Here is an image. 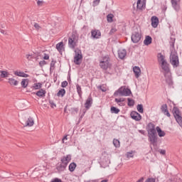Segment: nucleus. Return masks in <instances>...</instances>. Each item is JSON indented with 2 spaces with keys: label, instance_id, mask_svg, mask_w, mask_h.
<instances>
[{
  "label": "nucleus",
  "instance_id": "f257e3e1",
  "mask_svg": "<svg viewBox=\"0 0 182 182\" xmlns=\"http://www.w3.org/2000/svg\"><path fill=\"white\" fill-rule=\"evenodd\" d=\"M156 130V125H154V124L149 122L147 124L146 132H148V140L150 142V148L151 150H153L154 147L155 151H157V150H159V146H157L159 136H157V132Z\"/></svg>",
  "mask_w": 182,
  "mask_h": 182
},
{
  "label": "nucleus",
  "instance_id": "f03ea898",
  "mask_svg": "<svg viewBox=\"0 0 182 182\" xmlns=\"http://www.w3.org/2000/svg\"><path fill=\"white\" fill-rule=\"evenodd\" d=\"M72 160V156L70 154H68L67 156H64L61 158V164H58L56 165V170L58 173H62V171H65L66 170V167H68V165L69 164V162Z\"/></svg>",
  "mask_w": 182,
  "mask_h": 182
},
{
  "label": "nucleus",
  "instance_id": "7ed1b4c3",
  "mask_svg": "<svg viewBox=\"0 0 182 182\" xmlns=\"http://www.w3.org/2000/svg\"><path fill=\"white\" fill-rule=\"evenodd\" d=\"M169 60L171 65H172L173 68H178L180 66V60L178 59V54L176 51H171L170 56H169Z\"/></svg>",
  "mask_w": 182,
  "mask_h": 182
},
{
  "label": "nucleus",
  "instance_id": "20e7f679",
  "mask_svg": "<svg viewBox=\"0 0 182 182\" xmlns=\"http://www.w3.org/2000/svg\"><path fill=\"white\" fill-rule=\"evenodd\" d=\"M172 114L178 124L181 127H182V116H181V111L177 107H173L172 109Z\"/></svg>",
  "mask_w": 182,
  "mask_h": 182
},
{
  "label": "nucleus",
  "instance_id": "39448f33",
  "mask_svg": "<svg viewBox=\"0 0 182 182\" xmlns=\"http://www.w3.org/2000/svg\"><path fill=\"white\" fill-rule=\"evenodd\" d=\"M132 95V90L129 88H126L125 86L119 87L114 92V96H130Z\"/></svg>",
  "mask_w": 182,
  "mask_h": 182
},
{
  "label": "nucleus",
  "instance_id": "423d86ee",
  "mask_svg": "<svg viewBox=\"0 0 182 182\" xmlns=\"http://www.w3.org/2000/svg\"><path fill=\"white\" fill-rule=\"evenodd\" d=\"M76 33H72L71 36L68 38V46L70 49H75L77 46Z\"/></svg>",
  "mask_w": 182,
  "mask_h": 182
},
{
  "label": "nucleus",
  "instance_id": "0eeeda50",
  "mask_svg": "<svg viewBox=\"0 0 182 182\" xmlns=\"http://www.w3.org/2000/svg\"><path fill=\"white\" fill-rule=\"evenodd\" d=\"M75 55L74 56V63L75 65H80L82 63V59H83V55H82V51L80 50H75Z\"/></svg>",
  "mask_w": 182,
  "mask_h": 182
},
{
  "label": "nucleus",
  "instance_id": "6e6552de",
  "mask_svg": "<svg viewBox=\"0 0 182 182\" xmlns=\"http://www.w3.org/2000/svg\"><path fill=\"white\" fill-rule=\"evenodd\" d=\"M141 39V33H139V31H134L132 33L131 36V41L133 43H139Z\"/></svg>",
  "mask_w": 182,
  "mask_h": 182
},
{
  "label": "nucleus",
  "instance_id": "1a4fd4ad",
  "mask_svg": "<svg viewBox=\"0 0 182 182\" xmlns=\"http://www.w3.org/2000/svg\"><path fill=\"white\" fill-rule=\"evenodd\" d=\"M21 124H23L24 127H32V126L35 124V121H33V118L29 117L27 120L21 122Z\"/></svg>",
  "mask_w": 182,
  "mask_h": 182
},
{
  "label": "nucleus",
  "instance_id": "9d476101",
  "mask_svg": "<svg viewBox=\"0 0 182 182\" xmlns=\"http://www.w3.org/2000/svg\"><path fill=\"white\" fill-rule=\"evenodd\" d=\"M130 116L133 120H135V122H140V120H141V115L136 111L131 112Z\"/></svg>",
  "mask_w": 182,
  "mask_h": 182
},
{
  "label": "nucleus",
  "instance_id": "9b49d317",
  "mask_svg": "<svg viewBox=\"0 0 182 182\" xmlns=\"http://www.w3.org/2000/svg\"><path fill=\"white\" fill-rule=\"evenodd\" d=\"M92 105H93V98L92 97V95H90L84 105L87 109H89L92 107Z\"/></svg>",
  "mask_w": 182,
  "mask_h": 182
},
{
  "label": "nucleus",
  "instance_id": "f8f14e48",
  "mask_svg": "<svg viewBox=\"0 0 182 182\" xmlns=\"http://www.w3.org/2000/svg\"><path fill=\"white\" fill-rule=\"evenodd\" d=\"M91 36L93 39H100L102 33L97 29H94L91 31Z\"/></svg>",
  "mask_w": 182,
  "mask_h": 182
},
{
  "label": "nucleus",
  "instance_id": "ddd939ff",
  "mask_svg": "<svg viewBox=\"0 0 182 182\" xmlns=\"http://www.w3.org/2000/svg\"><path fill=\"white\" fill-rule=\"evenodd\" d=\"M152 28H157L159 26V17L154 16L151 18Z\"/></svg>",
  "mask_w": 182,
  "mask_h": 182
},
{
  "label": "nucleus",
  "instance_id": "4468645a",
  "mask_svg": "<svg viewBox=\"0 0 182 182\" xmlns=\"http://www.w3.org/2000/svg\"><path fill=\"white\" fill-rule=\"evenodd\" d=\"M100 66L103 70H107V69L112 68V63H100Z\"/></svg>",
  "mask_w": 182,
  "mask_h": 182
},
{
  "label": "nucleus",
  "instance_id": "2eb2a0df",
  "mask_svg": "<svg viewBox=\"0 0 182 182\" xmlns=\"http://www.w3.org/2000/svg\"><path fill=\"white\" fill-rule=\"evenodd\" d=\"M133 72H134L135 77H136V79L140 77V75H141V70L139 67H137V66L134 67Z\"/></svg>",
  "mask_w": 182,
  "mask_h": 182
},
{
  "label": "nucleus",
  "instance_id": "dca6fc26",
  "mask_svg": "<svg viewBox=\"0 0 182 182\" xmlns=\"http://www.w3.org/2000/svg\"><path fill=\"white\" fill-rule=\"evenodd\" d=\"M33 95H36V96H38V97H45L46 95V91L43 89H41L36 92H33Z\"/></svg>",
  "mask_w": 182,
  "mask_h": 182
},
{
  "label": "nucleus",
  "instance_id": "f3484780",
  "mask_svg": "<svg viewBox=\"0 0 182 182\" xmlns=\"http://www.w3.org/2000/svg\"><path fill=\"white\" fill-rule=\"evenodd\" d=\"M15 76H18L19 77H29V75L23 73V71H14Z\"/></svg>",
  "mask_w": 182,
  "mask_h": 182
},
{
  "label": "nucleus",
  "instance_id": "a211bd4d",
  "mask_svg": "<svg viewBox=\"0 0 182 182\" xmlns=\"http://www.w3.org/2000/svg\"><path fill=\"white\" fill-rule=\"evenodd\" d=\"M127 55V52L126 51V50L122 49L118 50V58H119V59H124V58H126Z\"/></svg>",
  "mask_w": 182,
  "mask_h": 182
},
{
  "label": "nucleus",
  "instance_id": "6ab92c4d",
  "mask_svg": "<svg viewBox=\"0 0 182 182\" xmlns=\"http://www.w3.org/2000/svg\"><path fill=\"white\" fill-rule=\"evenodd\" d=\"M157 59H158V62L159 63L163 64V63H166V62H167L166 60H165V57L164 55H163V54L161 53H158L157 55Z\"/></svg>",
  "mask_w": 182,
  "mask_h": 182
},
{
  "label": "nucleus",
  "instance_id": "aec40b11",
  "mask_svg": "<svg viewBox=\"0 0 182 182\" xmlns=\"http://www.w3.org/2000/svg\"><path fill=\"white\" fill-rule=\"evenodd\" d=\"M151 42H153V38L150 36H146L144 41V44L146 46H149V45H151Z\"/></svg>",
  "mask_w": 182,
  "mask_h": 182
},
{
  "label": "nucleus",
  "instance_id": "412c9836",
  "mask_svg": "<svg viewBox=\"0 0 182 182\" xmlns=\"http://www.w3.org/2000/svg\"><path fill=\"white\" fill-rule=\"evenodd\" d=\"M56 49L59 51V53H62L63 50H65V47H63V41L56 44Z\"/></svg>",
  "mask_w": 182,
  "mask_h": 182
},
{
  "label": "nucleus",
  "instance_id": "4be33fe9",
  "mask_svg": "<svg viewBox=\"0 0 182 182\" xmlns=\"http://www.w3.org/2000/svg\"><path fill=\"white\" fill-rule=\"evenodd\" d=\"M168 63H167V61H166L164 63L161 64V67L166 72V73H168L170 72V68H168Z\"/></svg>",
  "mask_w": 182,
  "mask_h": 182
},
{
  "label": "nucleus",
  "instance_id": "5701e85b",
  "mask_svg": "<svg viewBox=\"0 0 182 182\" xmlns=\"http://www.w3.org/2000/svg\"><path fill=\"white\" fill-rule=\"evenodd\" d=\"M8 83H9L10 86H18V85L19 84V81L11 77L9 78Z\"/></svg>",
  "mask_w": 182,
  "mask_h": 182
},
{
  "label": "nucleus",
  "instance_id": "b1692460",
  "mask_svg": "<svg viewBox=\"0 0 182 182\" xmlns=\"http://www.w3.org/2000/svg\"><path fill=\"white\" fill-rule=\"evenodd\" d=\"M156 130L158 133V136L159 137H164L166 136V132L164 131L161 130V128L160 127H156Z\"/></svg>",
  "mask_w": 182,
  "mask_h": 182
},
{
  "label": "nucleus",
  "instance_id": "393cba45",
  "mask_svg": "<svg viewBox=\"0 0 182 182\" xmlns=\"http://www.w3.org/2000/svg\"><path fill=\"white\" fill-rule=\"evenodd\" d=\"M171 2L175 11H180V6L177 3V0H171Z\"/></svg>",
  "mask_w": 182,
  "mask_h": 182
},
{
  "label": "nucleus",
  "instance_id": "a878e982",
  "mask_svg": "<svg viewBox=\"0 0 182 182\" xmlns=\"http://www.w3.org/2000/svg\"><path fill=\"white\" fill-rule=\"evenodd\" d=\"M21 87L23 89H26L28 87V85H29V80L28 79H22L21 82Z\"/></svg>",
  "mask_w": 182,
  "mask_h": 182
},
{
  "label": "nucleus",
  "instance_id": "bb28decb",
  "mask_svg": "<svg viewBox=\"0 0 182 182\" xmlns=\"http://www.w3.org/2000/svg\"><path fill=\"white\" fill-rule=\"evenodd\" d=\"M77 93L80 97L82 99V95H83V92L82 91V87L79 84H76Z\"/></svg>",
  "mask_w": 182,
  "mask_h": 182
},
{
  "label": "nucleus",
  "instance_id": "cd10ccee",
  "mask_svg": "<svg viewBox=\"0 0 182 182\" xmlns=\"http://www.w3.org/2000/svg\"><path fill=\"white\" fill-rule=\"evenodd\" d=\"M144 6V2L141 1V0H138L136 3V9L140 11H143V7Z\"/></svg>",
  "mask_w": 182,
  "mask_h": 182
},
{
  "label": "nucleus",
  "instance_id": "c85d7f7f",
  "mask_svg": "<svg viewBox=\"0 0 182 182\" xmlns=\"http://www.w3.org/2000/svg\"><path fill=\"white\" fill-rule=\"evenodd\" d=\"M76 167H77L76 163L72 162L71 164H70V165L68 166V170L71 173H73V171L76 168Z\"/></svg>",
  "mask_w": 182,
  "mask_h": 182
},
{
  "label": "nucleus",
  "instance_id": "c756f323",
  "mask_svg": "<svg viewBox=\"0 0 182 182\" xmlns=\"http://www.w3.org/2000/svg\"><path fill=\"white\" fill-rule=\"evenodd\" d=\"M68 110L71 114H77L79 112V108L77 107H71Z\"/></svg>",
  "mask_w": 182,
  "mask_h": 182
},
{
  "label": "nucleus",
  "instance_id": "7c9ffc66",
  "mask_svg": "<svg viewBox=\"0 0 182 182\" xmlns=\"http://www.w3.org/2000/svg\"><path fill=\"white\" fill-rule=\"evenodd\" d=\"M65 95H66V90L63 88L60 90L57 93V96H58V97H63Z\"/></svg>",
  "mask_w": 182,
  "mask_h": 182
},
{
  "label": "nucleus",
  "instance_id": "2f4dec72",
  "mask_svg": "<svg viewBox=\"0 0 182 182\" xmlns=\"http://www.w3.org/2000/svg\"><path fill=\"white\" fill-rule=\"evenodd\" d=\"M55 63H56V61L53 58L50 64V73H52V70H55Z\"/></svg>",
  "mask_w": 182,
  "mask_h": 182
},
{
  "label": "nucleus",
  "instance_id": "473e14b6",
  "mask_svg": "<svg viewBox=\"0 0 182 182\" xmlns=\"http://www.w3.org/2000/svg\"><path fill=\"white\" fill-rule=\"evenodd\" d=\"M0 76L2 78L8 77L9 76V73L8 71L1 70L0 71Z\"/></svg>",
  "mask_w": 182,
  "mask_h": 182
},
{
  "label": "nucleus",
  "instance_id": "72a5a7b5",
  "mask_svg": "<svg viewBox=\"0 0 182 182\" xmlns=\"http://www.w3.org/2000/svg\"><path fill=\"white\" fill-rule=\"evenodd\" d=\"M111 113H114L115 114H118V113H120V109L116 107H111Z\"/></svg>",
  "mask_w": 182,
  "mask_h": 182
},
{
  "label": "nucleus",
  "instance_id": "f704fd0d",
  "mask_svg": "<svg viewBox=\"0 0 182 182\" xmlns=\"http://www.w3.org/2000/svg\"><path fill=\"white\" fill-rule=\"evenodd\" d=\"M113 18H114V16L112 14H109L107 16V22H109V23H111V22H113Z\"/></svg>",
  "mask_w": 182,
  "mask_h": 182
},
{
  "label": "nucleus",
  "instance_id": "c9c22d12",
  "mask_svg": "<svg viewBox=\"0 0 182 182\" xmlns=\"http://www.w3.org/2000/svg\"><path fill=\"white\" fill-rule=\"evenodd\" d=\"M33 87V89H35V90H38L42 87V83L41 82L34 83Z\"/></svg>",
  "mask_w": 182,
  "mask_h": 182
},
{
  "label": "nucleus",
  "instance_id": "e433bc0d",
  "mask_svg": "<svg viewBox=\"0 0 182 182\" xmlns=\"http://www.w3.org/2000/svg\"><path fill=\"white\" fill-rule=\"evenodd\" d=\"M136 109H137L139 113H144V109L143 108V105H141V104H139L136 106Z\"/></svg>",
  "mask_w": 182,
  "mask_h": 182
},
{
  "label": "nucleus",
  "instance_id": "4c0bfd02",
  "mask_svg": "<svg viewBox=\"0 0 182 182\" xmlns=\"http://www.w3.org/2000/svg\"><path fill=\"white\" fill-rule=\"evenodd\" d=\"M127 101H128V106H129V107H132L133 106H134V100L132 99V98H127Z\"/></svg>",
  "mask_w": 182,
  "mask_h": 182
},
{
  "label": "nucleus",
  "instance_id": "58836bf2",
  "mask_svg": "<svg viewBox=\"0 0 182 182\" xmlns=\"http://www.w3.org/2000/svg\"><path fill=\"white\" fill-rule=\"evenodd\" d=\"M100 63H110V58L109 55H105Z\"/></svg>",
  "mask_w": 182,
  "mask_h": 182
},
{
  "label": "nucleus",
  "instance_id": "ea45409f",
  "mask_svg": "<svg viewBox=\"0 0 182 182\" xmlns=\"http://www.w3.org/2000/svg\"><path fill=\"white\" fill-rule=\"evenodd\" d=\"M102 164L105 168V167H107L109 166V164H110V161L109 160H107V161H105V159L102 160Z\"/></svg>",
  "mask_w": 182,
  "mask_h": 182
},
{
  "label": "nucleus",
  "instance_id": "a19ab883",
  "mask_svg": "<svg viewBox=\"0 0 182 182\" xmlns=\"http://www.w3.org/2000/svg\"><path fill=\"white\" fill-rule=\"evenodd\" d=\"M113 144L115 147H120V141L119 139H114Z\"/></svg>",
  "mask_w": 182,
  "mask_h": 182
},
{
  "label": "nucleus",
  "instance_id": "79ce46f5",
  "mask_svg": "<svg viewBox=\"0 0 182 182\" xmlns=\"http://www.w3.org/2000/svg\"><path fill=\"white\" fill-rule=\"evenodd\" d=\"M127 159H130V158L134 157V154H133V151L127 152Z\"/></svg>",
  "mask_w": 182,
  "mask_h": 182
},
{
  "label": "nucleus",
  "instance_id": "37998d69",
  "mask_svg": "<svg viewBox=\"0 0 182 182\" xmlns=\"http://www.w3.org/2000/svg\"><path fill=\"white\" fill-rule=\"evenodd\" d=\"M167 109H167V104H164V105H161V110L162 113H164V112Z\"/></svg>",
  "mask_w": 182,
  "mask_h": 182
},
{
  "label": "nucleus",
  "instance_id": "c03bdc74",
  "mask_svg": "<svg viewBox=\"0 0 182 182\" xmlns=\"http://www.w3.org/2000/svg\"><path fill=\"white\" fill-rule=\"evenodd\" d=\"M166 82L169 86H173V80L171 77L167 78Z\"/></svg>",
  "mask_w": 182,
  "mask_h": 182
},
{
  "label": "nucleus",
  "instance_id": "a18cd8bd",
  "mask_svg": "<svg viewBox=\"0 0 182 182\" xmlns=\"http://www.w3.org/2000/svg\"><path fill=\"white\" fill-rule=\"evenodd\" d=\"M87 110H89V109H86V107L82 109V114L80 115V119H83V117H85V114H86V112H87Z\"/></svg>",
  "mask_w": 182,
  "mask_h": 182
},
{
  "label": "nucleus",
  "instance_id": "49530a36",
  "mask_svg": "<svg viewBox=\"0 0 182 182\" xmlns=\"http://www.w3.org/2000/svg\"><path fill=\"white\" fill-rule=\"evenodd\" d=\"M48 63L43 60L39 62V66H41V68H43V66H45V65H47Z\"/></svg>",
  "mask_w": 182,
  "mask_h": 182
},
{
  "label": "nucleus",
  "instance_id": "de8ad7c7",
  "mask_svg": "<svg viewBox=\"0 0 182 182\" xmlns=\"http://www.w3.org/2000/svg\"><path fill=\"white\" fill-rule=\"evenodd\" d=\"M49 103L50 105V107L52 109H54V107H56V104L53 102V100H49Z\"/></svg>",
  "mask_w": 182,
  "mask_h": 182
},
{
  "label": "nucleus",
  "instance_id": "09e8293b",
  "mask_svg": "<svg viewBox=\"0 0 182 182\" xmlns=\"http://www.w3.org/2000/svg\"><path fill=\"white\" fill-rule=\"evenodd\" d=\"M165 116H167V117H171V114L168 112V109H165L164 112H163Z\"/></svg>",
  "mask_w": 182,
  "mask_h": 182
},
{
  "label": "nucleus",
  "instance_id": "8fccbe9b",
  "mask_svg": "<svg viewBox=\"0 0 182 182\" xmlns=\"http://www.w3.org/2000/svg\"><path fill=\"white\" fill-rule=\"evenodd\" d=\"M51 182H62V179H60L59 178H55L51 180Z\"/></svg>",
  "mask_w": 182,
  "mask_h": 182
},
{
  "label": "nucleus",
  "instance_id": "3c124183",
  "mask_svg": "<svg viewBox=\"0 0 182 182\" xmlns=\"http://www.w3.org/2000/svg\"><path fill=\"white\" fill-rule=\"evenodd\" d=\"M34 28L36 29V31H39L41 29V26H39L38 23H35Z\"/></svg>",
  "mask_w": 182,
  "mask_h": 182
},
{
  "label": "nucleus",
  "instance_id": "603ef678",
  "mask_svg": "<svg viewBox=\"0 0 182 182\" xmlns=\"http://www.w3.org/2000/svg\"><path fill=\"white\" fill-rule=\"evenodd\" d=\"M100 2V0H94L93 1V6H97V5H99Z\"/></svg>",
  "mask_w": 182,
  "mask_h": 182
},
{
  "label": "nucleus",
  "instance_id": "864d4df0",
  "mask_svg": "<svg viewBox=\"0 0 182 182\" xmlns=\"http://www.w3.org/2000/svg\"><path fill=\"white\" fill-rule=\"evenodd\" d=\"M158 151L160 153V154H162L163 156H165L166 154V149H159Z\"/></svg>",
  "mask_w": 182,
  "mask_h": 182
},
{
  "label": "nucleus",
  "instance_id": "5fc2aeb1",
  "mask_svg": "<svg viewBox=\"0 0 182 182\" xmlns=\"http://www.w3.org/2000/svg\"><path fill=\"white\" fill-rule=\"evenodd\" d=\"M66 86H68V81H63L61 83V87H66Z\"/></svg>",
  "mask_w": 182,
  "mask_h": 182
},
{
  "label": "nucleus",
  "instance_id": "6e6d98bb",
  "mask_svg": "<svg viewBox=\"0 0 182 182\" xmlns=\"http://www.w3.org/2000/svg\"><path fill=\"white\" fill-rule=\"evenodd\" d=\"M171 42H170V45L171 46H172L173 48H174V43H175V41H176V39L173 38H171Z\"/></svg>",
  "mask_w": 182,
  "mask_h": 182
},
{
  "label": "nucleus",
  "instance_id": "4d7b16f0",
  "mask_svg": "<svg viewBox=\"0 0 182 182\" xmlns=\"http://www.w3.org/2000/svg\"><path fill=\"white\" fill-rule=\"evenodd\" d=\"M117 29L116 28H112L109 31V35H113L115 32H117Z\"/></svg>",
  "mask_w": 182,
  "mask_h": 182
},
{
  "label": "nucleus",
  "instance_id": "13d9d810",
  "mask_svg": "<svg viewBox=\"0 0 182 182\" xmlns=\"http://www.w3.org/2000/svg\"><path fill=\"white\" fill-rule=\"evenodd\" d=\"M43 59L44 60H49V55L44 53Z\"/></svg>",
  "mask_w": 182,
  "mask_h": 182
},
{
  "label": "nucleus",
  "instance_id": "bf43d9fd",
  "mask_svg": "<svg viewBox=\"0 0 182 182\" xmlns=\"http://www.w3.org/2000/svg\"><path fill=\"white\" fill-rule=\"evenodd\" d=\"M26 59H28V60H31V59H32V55H31L27 54L26 55Z\"/></svg>",
  "mask_w": 182,
  "mask_h": 182
},
{
  "label": "nucleus",
  "instance_id": "052dcab7",
  "mask_svg": "<svg viewBox=\"0 0 182 182\" xmlns=\"http://www.w3.org/2000/svg\"><path fill=\"white\" fill-rule=\"evenodd\" d=\"M114 102H116V103H122V100H120V98H115Z\"/></svg>",
  "mask_w": 182,
  "mask_h": 182
},
{
  "label": "nucleus",
  "instance_id": "680f3d73",
  "mask_svg": "<svg viewBox=\"0 0 182 182\" xmlns=\"http://www.w3.org/2000/svg\"><path fill=\"white\" fill-rule=\"evenodd\" d=\"M42 4H43V1L38 0L37 1V5H38L39 6H42Z\"/></svg>",
  "mask_w": 182,
  "mask_h": 182
},
{
  "label": "nucleus",
  "instance_id": "e2e57ef3",
  "mask_svg": "<svg viewBox=\"0 0 182 182\" xmlns=\"http://www.w3.org/2000/svg\"><path fill=\"white\" fill-rule=\"evenodd\" d=\"M139 133H141V134H145L146 133V131L143 130V129H141V130H139Z\"/></svg>",
  "mask_w": 182,
  "mask_h": 182
},
{
  "label": "nucleus",
  "instance_id": "0e129e2a",
  "mask_svg": "<svg viewBox=\"0 0 182 182\" xmlns=\"http://www.w3.org/2000/svg\"><path fill=\"white\" fill-rule=\"evenodd\" d=\"M65 140H68V136H65L63 138V143H65Z\"/></svg>",
  "mask_w": 182,
  "mask_h": 182
},
{
  "label": "nucleus",
  "instance_id": "69168bd1",
  "mask_svg": "<svg viewBox=\"0 0 182 182\" xmlns=\"http://www.w3.org/2000/svg\"><path fill=\"white\" fill-rule=\"evenodd\" d=\"M119 106H125L126 105L124 102H119L118 104Z\"/></svg>",
  "mask_w": 182,
  "mask_h": 182
},
{
  "label": "nucleus",
  "instance_id": "338daca9",
  "mask_svg": "<svg viewBox=\"0 0 182 182\" xmlns=\"http://www.w3.org/2000/svg\"><path fill=\"white\" fill-rule=\"evenodd\" d=\"M0 32H1V33H3V35H5L6 33L5 30H1Z\"/></svg>",
  "mask_w": 182,
  "mask_h": 182
},
{
  "label": "nucleus",
  "instance_id": "774afa93",
  "mask_svg": "<svg viewBox=\"0 0 182 182\" xmlns=\"http://www.w3.org/2000/svg\"><path fill=\"white\" fill-rule=\"evenodd\" d=\"M119 100H121V102L126 101V98H119Z\"/></svg>",
  "mask_w": 182,
  "mask_h": 182
}]
</instances>
